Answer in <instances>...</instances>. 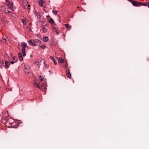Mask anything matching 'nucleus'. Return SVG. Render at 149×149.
Segmentation results:
<instances>
[{
	"label": "nucleus",
	"mask_w": 149,
	"mask_h": 149,
	"mask_svg": "<svg viewBox=\"0 0 149 149\" xmlns=\"http://www.w3.org/2000/svg\"><path fill=\"white\" fill-rule=\"evenodd\" d=\"M10 65L9 62L8 61H6L5 62V66L6 68H8Z\"/></svg>",
	"instance_id": "nucleus-14"
},
{
	"label": "nucleus",
	"mask_w": 149,
	"mask_h": 149,
	"mask_svg": "<svg viewBox=\"0 0 149 149\" xmlns=\"http://www.w3.org/2000/svg\"><path fill=\"white\" fill-rule=\"evenodd\" d=\"M14 56H13V54L12 53H10L9 54V57L11 58H12Z\"/></svg>",
	"instance_id": "nucleus-28"
},
{
	"label": "nucleus",
	"mask_w": 149,
	"mask_h": 149,
	"mask_svg": "<svg viewBox=\"0 0 149 149\" xmlns=\"http://www.w3.org/2000/svg\"><path fill=\"white\" fill-rule=\"evenodd\" d=\"M49 40L48 37L47 36L43 38V42H46Z\"/></svg>",
	"instance_id": "nucleus-13"
},
{
	"label": "nucleus",
	"mask_w": 149,
	"mask_h": 149,
	"mask_svg": "<svg viewBox=\"0 0 149 149\" xmlns=\"http://www.w3.org/2000/svg\"><path fill=\"white\" fill-rule=\"evenodd\" d=\"M65 25L67 28V29L68 30H69L71 28V26H70L69 25H68V24H65Z\"/></svg>",
	"instance_id": "nucleus-15"
},
{
	"label": "nucleus",
	"mask_w": 149,
	"mask_h": 149,
	"mask_svg": "<svg viewBox=\"0 0 149 149\" xmlns=\"http://www.w3.org/2000/svg\"><path fill=\"white\" fill-rule=\"evenodd\" d=\"M40 47L42 49H45L46 47L45 45H42L40 46Z\"/></svg>",
	"instance_id": "nucleus-25"
},
{
	"label": "nucleus",
	"mask_w": 149,
	"mask_h": 149,
	"mask_svg": "<svg viewBox=\"0 0 149 149\" xmlns=\"http://www.w3.org/2000/svg\"><path fill=\"white\" fill-rule=\"evenodd\" d=\"M49 22L51 24H53L54 22L53 19L52 18L49 19Z\"/></svg>",
	"instance_id": "nucleus-21"
},
{
	"label": "nucleus",
	"mask_w": 149,
	"mask_h": 149,
	"mask_svg": "<svg viewBox=\"0 0 149 149\" xmlns=\"http://www.w3.org/2000/svg\"><path fill=\"white\" fill-rule=\"evenodd\" d=\"M63 59L61 58H60L58 60V61L59 63H62L63 62Z\"/></svg>",
	"instance_id": "nucleus-16"
},
{
	"label": "nucleus",
	"mask_w": 149,
	"mask_h": 149,
	"mask_svg": "<svg viewBox=\"0 0 149 149\" xmlns=\"http://www.w3.org/2000/svg\"><path fill=\"white\" fill-rule=\"evenodd\" d=\"M6 6L11 10L14 11L16 9V7L13 5V3L8 0H6Z\"/></svg>",
	"instance_id": "nucleus-2"
},
{
	"label": "nucleus",
	"mask_w": 149,
	"mask_h": 149,
	"mask_svg": "<svg viewBox=\"0 0 149 149\" xmlns=\"http://www.w3.org/2000/svg\"><path fill=\"white\" fill-rule=\"evenodd\" d=\"M25 21H26V20L25 19H22V22L24 24H26Z\"/></svg>",
	"instance_id": "nucleus-24"
},
{
	"label": "nucleus",
	"mask_w": 149,
	"mask_h": 149,
	"mask_svg": "<svg viewBox=\"0 0 149 149\" xmlns=\"http://www.w3.org/2000/svg\"><path fill=\"white\" fill-rule=\"evenodd\" d=\"M140 3L141 4H140V6H147V3H142L140 2Z\"/></svg>",
	"instance_id": "nucleus-23"
},
{
	"label": "nucleus",
	"mask_w": 149,
	"mask_h": 149,
	"mask_svg": "<svg viewBox=\"0 0 149 149\" xmlns=\"http://www.w3.org/2000/svg\"><path fill=\"white\" fill-rule=\"evenodd\" d=\"M28 43L31 46H36L40 45L41 41L38 39H31L28 42Z\"/></svg>",
	"instance_id": "nucleus-1"
},
{
	"label": "nucleus",
	"mask_w": 149,
	"mask_h": 149,
	"mask_svg": "<svg viewBox=\"0 0 149 149\" xmlns=\"http://www.w3.org/2000/svg\"><path fill=\"white\" fill-rule=\"evenodd\" d=\"M40 87L41 89H40L43 91L44 90L45 91V92H46L47 91V88L45 86V85H44L43 84H42Z\"/></svg>",
	"instance_id": "nucleus-10"
},
{
	"label": "nucleus",
	"mask_w": 149,
	"mask_h": 149,
	"mask_svg": "<svg viewBox=\"0 0 149 149\" xmlns=\"http://www.w3.org/2000/svg\"><path fill=\"white\" fill-rule=\"evenodd\" d=\"M4 11L6 13H7V12H8V10L7 9H5L4 10Z\"/></svg>",
	"instance_id": "nucleus-31"
},
{
	"label": "nucleus",
	"mask_w": 149,
	"mask_h": 149,
	"mask_svg": "<svg viewBox=\"0 0 149 149\" xmlns=\"http://www.w3.org/2000/svg\"><path fill=\"white\" fill-rule=\"evenodd\" d=\"M42 29L44 33H45L47 31V29L44 26L42 27Z\"/></svg>",
	"instance_id": "nucleus-18"
},
{
	"label": "nucleus",
	"mask_w": 149,
	"mask_h": 149,
	"mask_svg": "<svg viewBox=\"0 0 149 149\" xmlns=\"http://www.w3.org/2000/svg\"><path fill=\"white\" fill-rule=\"evenodd\" d=\"M43 2L42 1L40 0V1H39V4L40 6H41L42 7H43Z\"/></svg>",
	"instance_id": "nucleus-17"
},
{
	"label": "nucleus",
	"mask_w": 149,
	"mask_h": 149,
	"mask_svg": "<svg viewBox=\"0 0 149 149\" xmlns=\"http://www.w3.org/2000/svg\"><path fill=\"white\" fill-rule=\"evenodd\" d=\"M50 58L53 61L54 64L55 65H56L57 64V63L55 59L54 58V57L52 56H50Z\"/></svg>",
	"instance_id": "nucleus-11"
},
{
	"label": "nucleus",
	"mask_w": 149,
	"mask_h": 149,
	"mask_svg": "<svg viewBox=\"0 0 149 149\" xmlns=\"http://www.w3.org/2000/svg\"><path fill=\"white\" fill-rule=\"evenodd\" d=\"M11 59L13 60L11 62V63L12 64H14V63H16L17 62L18 60L17 58L15 56H14L12 58H11Z\"/></svg>",
	"instance_id": "nucleus-8"
},
{
	"label": "nucleus",
	"mask_w": 149,
	"mask_h": 149,
	"mask_svg": "<svg viewBox=\"0 0 149 149\" xmlns=\"http://www.w3.org/2000/svg\"><path fill=\"white\" fill-rule=\"evenodd\" d=\"M147 6L149 8V3H147Z\"/></svg>",
	"instance_id": "nucleus-34"
},
{
	"label": "nucleus",
	"mask_w": 149,
	"mask_h": 149,
	"mask_svg": "<svg viewBox=\"0 0 149 149\" xmlns=\"http://www.w3.org/2000/svg\"><path fill=\"white\" fill-rule=\"evenodd\" d=\"M128 1H129L131 3H132V2H133V1L132 0H127Z\"/></svg>",
	"instance_id": "nucleus-33"
},
{
	"label": "nucleus",
	"mask_w": 149,
	"mask_h": 149,
	"mask_svg": "<svg viewBox=\"0 0 149 149\" xmlns=\"http://www.w3.org/2000/svg\"><path fill=\"white\" fill-rule=\"evenodd\" d=\"M6 40V39H3L2 40V41L3 42H5L4 41H5Z\"/></svg>",
	"instance_id": "nucleus-32"
},
{
	"label": "nucleus",
	"mask_w": 149,
	"mask_h": 149,
	"mask_svg": "<svg viewBox=\"0 0 149 149\" xmlns=\"http://www.w3.org/2000/svg\"><path fill=\"white\" fill-rule=\"evenodd\" d=\"M27 28L29 29V31H31V29L30 27L29 26V25H28L27 26Z\"/></svg>",
	"instance_id": "nucleus-27"
},
{
	"label": "nucleus",
	"mask_w": 149,
	"mask_h": 149,
	"mask_svg": "<svg viewBox=\"0 0 149 149\" xmlns=\"http://www.w3.org/2000/svg\"><path fill=\"white\" fill-rule=\"evenodd\" d=\"M1 8V9L2 10H3V11H4V10H5L6 9V8H5V7L4 6H2Z\"/></svg>",
	"instance_id": "nucleus-26"
},
{
	"label": "nucleus",
	"mask_w": 149,
	"mask_h": 149,
	"mask_svg": "<svg viewBox=\"0 0 149 149\" xmlns=\"http://www.w3.org/2000/svg\"><path fill=\"white\" fill-rule=\"evenodd\" d=\"M52 30L54 33L56 32L57 35H58L59 34V33L58 31L55 27H52Z\"/></svg>",
	"instance_id": "nucleus-9"
},
{
	"label": "nucleus",
	"mask_w": 149,
	"mask_h": 149,
	"mask_svg": "<svg viewBox=\"0 0 149 149\" xmlns=\"http://www.w3.org/2000/svg\"><path fill=\"white\" fill-rule=\"evenodd\" d=\"M70 71V70L69 69H68L66 70V75L68 78L70 79L71 77V75Z\"/></svg>",
	"instance_id": "nucleus-7"
},
{
	"label": "nucleus",
	"mask_w": 149,
	"mask_h": 149,
	"mask_svg": "<svg viewBox=\"0 0 149 149\" xmlns=\"http://www.w3.org/2000/svg\"><path fill=\"white\" fill-rule=\"evenodd\" d=\"M132 3L133 6H140V4H141L140 2H136L134 1H133V2H132Z\"/></svg>",
	"instance_id": "nucleus-6"
},
{
	"label": "nucleus",
	"mask_w": 149,
	"mask_h": 149,
	"mask_svg": "<svg viewBox=\"0 0 149 149\" xmlns=\"http://www.w3.org/2000/svg\"><path fill=\"white\" fill-rule=\"evenodd\" d=\"M39 79L40 80V81H42L43 80L44 78L42 76L40 75L39 77Z\"/></svg>",
	"instance_id": "nucleus-22"
},
{
	"label": "nucleus",
	"mask_w": 149,
	"mask_h": 149,
	"mask_svg": "<svg viewBox=\"0 0 149 149\" xmlns=\"http://www.w3.org/2000/svg\"><path fill=\"white\" fill-rule=\"evenodd\" d=\"M35 63L38 65H39V64L40 63V62H39V61H36L35 62Z\"/></svg>",
	"instance_id": "nucleus-29"
},
{
	"label": "nucleus",
	"mask_w": 149,
	"mask_h": 149,
	"mask_svg": "<svg viewBox=\"0 0 149 149\" xmlns=\"http://www.w3.org/2000/svg\"><path fill=\"white\" fill-rule=\"evenodd\" d=\"M30 68L29 66L27 65H25V67L24 69V71L26 74H28L30 72Z\"/></svg>",
	"instance_id": "nucleus-5"
},
{
	"label": "nucleus",
	"mask_w": 149,
	"mask_h": 149,
	"mask_svg": "<svg viewBox=\"0 0 149 149\" xmlns=\"http://www.w3.org/2000/svg\"><path fill=\"white\" fill-rule=\"evenodd\" d=\"M8 123V121H7V123Z\"/></svg>",
	"instance_id": "nucleus-36"
},
{
	"label": "nucleus",
	"mask_w": 149,
	"mask_h": 149,
	"mask_svg": "<svg viewBox=\"0 0 149 149\" xmlns=\"http://www.w3.org/2000/svg\"><path fill=\"white\" fill-rule=\"evenodd\" d=\"M18 57L19 60L21 61H23V57L22 55L20 53H19L18 54Z\"/></svg>",
	"instance_id": "nucleus-12"
},
{
	"label": "nucleus",
	"mask_w": 149,
	"mask_h": 149,
	"mask_svg": "<svg viewBox=\"0 0 149 149\" xmlns=\"http://www.w3.org/2000/svg\"><path fill=\"white\" fill-rule=\"evenodd\" d=\"M31 25V23H30V24L29 25Z\"/></svg>",
	"instance_id": "nucleus-35"
},
{
	"label": "nucleus",
	"mask_w": 149,
	"mask_h": 149,
	"mask_svg": "<svg viewBox=\"0 0 149 149\" xmlns=\"http://www.w3.org/2000/svg\"><path fill=\"white\" fill-rule=\"evenodd\" d=\"M7 13H8L9 15H11L12 14V13L11 12L8 10V12H7Z\"/></svg>",
	"instance_id": "nucleus-30"
},
{
	"label": "nucleus",
	"mask_w": 149,
	"mask_h": 149,
	"mask_svg": "<svg viewBox=\"0 0 149 149\" xmlns=\"http://www.w3.org/2000/svg\"><path fill=\"white\" fill-rule=\"evenodd\" d=\"M42 81H40L39 84L36 82H35L34 83L33 85L35 87L39 89H41V86L42 84H43L41 82Z\"/></svg>",
	"instance_id": "nucleus-4"
},
{
	"label": "nucleus",
	"mask_w": 149,
	"mask_h": 149,
	"mask_svg": "<svg viewBox=\"0 0 149 149\" xmlns=\"http://www.w3.org/2000/svg\"><path fill=\"white\" fill-rule=\"evenodd\" d=\"M52 13H53V14L55 15H56L57 14V11L56 10H53L52 11Z\"/></svg>",
	"instance_id": "nucleus-20"
},
{
	"label": "nucleus",
	"mask_w": 149,
	"mask_h": 149,
	"mask_svg": "<svg viewBox=\"0 0 149 149\" xmlns=\"http://www.w3.org/2000/svg\"><path fill=\"white\" fill-rule=\"evenodd\" d=\"M64 67L65 69H66L68 68V64L67 62H65V64L64 66Z\"/></svg>",
	"instance_id": "nucleus-19"
},
{
	"label": "nucleus",
	"mask_w": 149,
	"mask_h": 149,
	"mask_svg": "<svg viewBox=\"0 0 149 149\" xmlns=\"http://www.w3.org/2000/svg\"><path fill=\"white\" fill-rule=\"evenodd\" d=\"M27 46V44L24 42H22L21 43V47H22V52L24 56H25L26 54L25 53V48Z\"/></svg>",
	"instance_id": "nucleus-3"
}]
</instances>
